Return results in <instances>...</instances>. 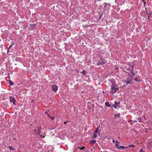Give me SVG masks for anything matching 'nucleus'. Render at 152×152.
Here are the masks:
<instances>
[{
	"label": "nucleus",
	"instance_id": "1",
	"mask_svg": "<svg viewBox=\"0 0 152 152\" xmlns=\"http://www.w3.org/2000/svg\"><path fill=\"white\" fill-rule=\"evenodd\" d=\"M118 89V88L117 87L115 83H112L110 91V93L112 94L115 93Z\"/></svg>",
	"mask_w": 152,
	"mask_h": 152
},
{
	"label": "nucleus",
	"instance_id": "2",
	"mask_svg": "<svg viewBox=\"0 0 152 152\" xmlns=\"http://www.w3.org/2000/svg\"><path fill=\"white\" fill-rule=\"evenodd\" d=\"M120 113L115 114L114 115V119L116 122H118L121 121V118L120 117Z\"/></svg>",
	"mask_w": 152,
	"mask_h": 152
},
{
	"label": "nucleus",
	"instance_id": "3",
	"mask_svg": "<svg viewBox=\"0 0 152 152\" xmlns=\"http://www.w3.org/2000/svg\"><path fill=\"white\" fill-rule=\"evenodd\" d=\"M98 135L100 136V132H99L98 126L97 127L95 131L94 132L93 138H95Z\"/></svg>",
	"mask_w": 152,
	"mask_h": 152
},
{
	"label": "nucleus",
	"instance_id": "4",
	"mask_svg": "<svg viewBox=\"0 0 152 152\" xmlns=\"http://www.w3.org/2000/svg\"><path fill=\"white\" fill-rule=\"evenodd\" d=\"M10 102L12 103L14 105H15V100L14 97L12 96H10Z\"/></svg>",
	"mask_w": 152,
	"mask_h": 152
},
{
	"label": "nucleus",
	"instance_id": "5",
	"mask_svg": "<svg viewBox=\"0 0 152 152\" xmlns=\"http://www.w3.org/2000/svg\"><path fill=\"white\" fill-rule=\"evenodd\" d=\"M41 129V127H37V129H34V131L37 133H40Z\"/></svg>",
	"mask_w": 152,
	"mask_h": 152
},
{
	"label": "nucleus",
	"instance_id": "6",
	"mask_svg": "<svg viewBox=\"0 0 152 152\" xmlns=\"http://www.w3.org/2000/svg\"><path fill=\"white\" fill-rule=\"evenodd\" d=\"M147 147L148 149H152V142H149L147 144Z\"/></svg>",
	"mask_w": 152,
	"mask_h": 152
},
{
	"label": "nucleus",
	"instance_id": "7",
	"mask_svg": "<svg viewBox=\"0 0 152 152\" xmlns=\"http://www.w3.org/2000/svg\"><path fill=\"white\" fill-rule=\"evenodd\" d=\"M52 89L53 91H56L58 90V87L56 85L52 86Z\"/></svg>",
	"mask_w": 152,
	"mask_h": 152
},
{
	"label": "nucleus",
	"instance_id": "8",
	"mask_svg": "<svg viewBox=\"0 0 152 152\" xmlns=\"http://www.w3.org/2000/svg\"><path fill=\"white\" fill-rule=\"evenodd\" d=\"M96 141L94 140H91L89 142V143L91 145H94L96 142Z\"/></svg>",
	"mask_w": 152,
	"mask_h": 152
},
{
	"label": "nucleus",
	"instance_id": "9",
	"mask_svg": "<svg viewBox=\"0 0 152 152\" xmlns=\"http://www.w3.org/2000/svg\"><path fill=\"white\" fill-rule=\"evenodd\" d=\"M126 148V147L123 146H119V149L120 150L125 149Z\"/></svg>",
	"mask_w": 152,
	"mask_h": 152
},
{
	"label": "nucleus",
	"instance_id": "10",
	"mask_svg": "<svg viewBox=\"0 0 152 152\" xmlns=\"http://www.w3.org/2000/svg\"><path fill=\"white\" fill-rule=\"evenodd\" d=\"M105 104V106L107 107H110L111 106V104H110L108 102H106Z\"/></svg>",
	"mask_w": 152,
	"mask_h": 152
},
{
	"label": "nucleus",
	"instance_id": "11",
	"mask_svg": "<svg viewBox=\"0 0 152 152\" xmlns=\"http://www.w3.org/2000/svg\"><path fill=\"white\" fill-rule=\"evenodd\" d=\"M132 77L131 76H128L127 78V80H129V81H130V82L132 80Z\"/></svg>",
	"mask_w": 152,
	"mask_h": 152
},
{
	"label": "nucleus",
	"instance_id": "12",
	"mask_svg": "<svg viewBox=\"0 0 152 152\" xmlns=\"http://www.w3.org/2000/svg\"><path fill=\"white\" fill-rule=\"evenodd\" d=\"M113 106L115 108H117L118 107H118L117 105L116 104V102H115V104L113 105Z\"/></svg>",
	"mask_w": 152,
	"mask_h": 152
},
{
	"label": "nucleus",
	"instance_id": "13",
	"mask_svg": "<svg viewBox=\"0 0 152 152\" xmlns=\"http://www.w3.org/2000/svg\"><path fill=\"white\" fill-rule=\"evenodd\" d=\"M9 84L10 85L12 86V85H13L14 83L13 82L11 81L10 80H9Z\"/></svg>",
	"mask_w": 152,
	"mask_h": 152
},
{
	"label": "nucleus",
	"instance_id": "14",
	"mask_svg": "<svg viewBox=\"0 0 152 152\" xmlns=\"http://www.w3.org/2000/svg\"><path fill=\"white\" fill-rule=\"evenodd\" d=\"M86 70L84 69L83 70V71L81 72V73L83 74H84V75H85L86 74Z\"/></svg>",
	"mask_w": 152,
	"mask_h": 152
},
{
	"label": "nucleus",
	"instance_id": "15",
	"mask_svg": "<svg viewBox=\"0 0 152 152\" xmlns=\"http://www.w3.org/2000/svg\"><path fill=\"white\" fill-rule=\"evenodd\" d=\"M129 147V148H130V147H135V146L134 145H129V146H128Z\"/></svg>",
	"mask_w": 152,
	"mask_h": 152
},
{
	"label": "nucleus",
	"instance_id": "16",
	"mask_svg": "<svg viewBox=\"0 0 152 152\" xmlns=\"http://www.w3.org/2000/svg\"><path fill=\"white\" fill-rule=\"evenodd\" d=\"M9 149L11 150H12L13 149V148L12 146H9Z\"/></svg>",
	"mask_w": 152,
	"mask_h": 152
},
{
	"label": "nucleus",
	"instance_id": "17",
	"mask_svg": "<svg viewBox=\"0 0 152 152\" xmlns=\"http://www.w3.org/2000/svg\"><path fill=\"white\" fill-rule=\"evenodd\" d=\"M78 148H79L81 150H83V149L85 148V147H78Z\"/></svg>",
	"mask_w": 152,
	"mask_h": 152
},
{
	"label": "nucleus",
	"instance_id": "18",
	"mask_svg": "<svg viewBox=\"0 0 152 152\" xmlns=\"http://www.w3.org/2000/svg\"><path fill=\"white\" fill-rule=\"evenodd\" d=\"M131 82L129 80H127V81H125V82L127 84Z\"/></svg>",
	"mask_w": 152,
	"mask_h": 152
},
{
	"label": "nucleus",
	"instance_id": "19",
	"mask_svg": "<svg viewBox=\"0 0 152 152\" xmlns=\"http://www.w3.org/2000/svg\"><path fill=\"white\" fill-rule=\"evenodd\" d=\"M115 145H116L117 148L119 149V146H120L119 145L117 144H115Z\"/></svg>",
	"mask_w": 152,
	"mask_h": 152
},
{
	"label": "nucleus",
	"instance_id": "20",
	"mask_svg": "<svg viewBox=\"0 0 152 152\" xmlns=\"http://www.w3.org/2000/svg\"><path fill=\"white\" fill-rule=\"evenodd\" d=\"M134 80L135 81H139L140 82V80H137V78H135L134 79Z\"/></svg>",
	"mask_w": 152,
	"mask_h": 152
},
{
	"label": "nucleus",
	"instance_id": "21",
	"mask_svg": "<svg viewBox=\"0 0 152 152\" xmlns=\"http://www.w3.org/2000/svg\"><path fill=\"white\" fill-rule=\"evenodd\" d=\"M102 63H99V64H104L105 63V61H102Z\"/></svg>",
	"mask_w": 152,
	"mask_h": 152
},
{
	"label": "nucleus",
	"instance_id": "22",
	"mask_svg": "<svg viewBox=\"0 0 152 152\" xmlns=\"http://www.w3.org/2000/svg\"><path fill=\"white\" fill-rule=\"evenodd\" d=\"M116 104L117 105L118 107H119L118 104H120V102H116Z\"/></svg>",
	"mask_w": 152,
	"mask_h": 152
},
{
	"label": "nucleus",
	"instance_id": "23",
	"mask_svg": "<svg viewBox=\"0 0 152 152\" xmlns=\"http://www.w3.org/2000/svg\"><path fill=\"white\" fill-rule=\"evenodd\" d=\"M104 4H105V5L104 6V8H105L106 7V6L107 5V3H105Z\"/></svg>",
	"mask_w": 152,
	"mask_h": 152
},
{
	"label": "nucleus",
	"instance_id": "24",
	"mask_svg": "<svg viewBox=\"0 0 152 152\" xmlns=\"http://www.w3.org/2000/svg\"><path fill=\"white\" fill-rule=\"evenodd\" d=\"M140 152H144L143 149H142L140 151Z\"/></svg>",
	"mask_w": 152,
	"mask_h": 152
},
{
	"label": "nucleus",
	"instance_id": "25",
	"mask_svg": "<svg viewBox=\"0 0 152 152\" xmlns=\"http://www.w3.org/2000/svg\"><path fill=\"white\" fill-rule=\"evenodd\" d=\"M51 119L52 120H53L54 118L53 117H51Z\"/></svg>",
	"mask_w": 152,
	"mask_h": 152
},
{
	"label": "nucleus",
	"instance_id": "26",
	"mask_svg": "<svg viewBox=\"0 0 152 152\" xmlns=\"http://www.w3.org/2000/svg\"><path fill=\"white\" fill-rule=\"evenodd\" d=\"M102 14L100 15V17H99V19L101 18V17L102 16Z\"/></svg>",
	"mask_w": 152,
	"mask_h": 152
},
{
	"label": "nucleus",
	"instance_id": "27",
	"mask_svg": "<svg viewBox=\"0 0 152 152\" xmlns=\"http://www.w3.org/2000/svg\"><path fill=\"white\" fill-rule=\"evenodd\" d=\"M131 72H132V74L133 75H135L134 74V73H133V71H132Z\"/></svg>",
	"mask_w": 152,
	"mask_h": 152
},
{
	"label": "nucleus",
	"instance_id": "28",
	"mask_svg": "<svg viewBox=\"0 0 152 152\" xmlns=\"http://www.w3.org/2000/svg\"><path fill=\"white\" fill-rule=\"evenodd\" d=\"M11 45L9 47V49L12 46V45Z\"/></svg>",
	"mask_w": 152,
	"mask_h": 152
},
{
	"label": "nucleus",
	"instance_id": "29",
	"mask_svg": "<svg viewBox=\"0 0 152 152\" xmlns=\"http://www.w3.org/2000/svg\"><path fill=\"white\" fill-rule=\"evenodd\" d=\"M48 116L50 118H51V117L50 116V115H49V114H48Z\"/></svg>",
	"mask_w": 152,
	"mask_h": 152
},
{
	"label": "nucleus",
	"instance_id": "30",
	"mask_svg": "<svg viewBox=\"0 0 152 152\" xmlns=\"http://www.w3.org/2000/svg\"><path fill=\"white\" fill-rule=\"evenodd\" d=\"M113 142L114 143L115 142V141L114 140H113Z\"/></svg>",
	"mask_w": 152,
	"mask_h": 152
},
{
	"label": "nucleus",
	"instance_id": "31",
	"mask_svg": "<svg viewBox=\"0 0 152 152\" xmlns=\"http://www.w3.org/2000/svg\"><path fill=\"white\" fill-rule=\"evenodd\" d=\"M66 122H67V121H66V122H64V123L65 124H66Z\"/></svg>",
	"mask_w": 152,
	"mask_h": 152
},
{
	"label": "nucleus",
	"instance_id": "32",
	"mask_svg": "<svg viewBox=\"0 0 152 152\" xmlns=\"http://www.w3.org/2000/svg\"><path fill=\"white\" fill-rule=\"evenodd\" d=\"M116 142L117 143H118V142L117 141H116Z\"/></svg>",
	"mask_w": 152,
	"mask_h": 152
},
{
	"label": "nucleus",
	"instance_id": "33",
	"mask_svg": "<svg viewBox=\"0 0 152 152\" xmlns=\"http://www.w3.org/2000/svg\"><path fill=\"white\" fill-rule=\"evenodd\" d=\"M47 113V111H45V113Z\"/></svg>",
	"mask_w": 152,
	"mask_h": 152
},
{
	"label": "nucleus",
	"instance_id": "34",
	"mask_svg": "<svg viewBox=\"0 0 152 152\" xmlns=\"http://www.w3.org/2000/svg\"><path fill=\"white\" fill-rule=\"evenodd\" d=\"M142 1H143V2L144 1V0H142Z\"/></svg>",
	"mask_w": 152,
	"mask_h": 152
}]
</instances>
